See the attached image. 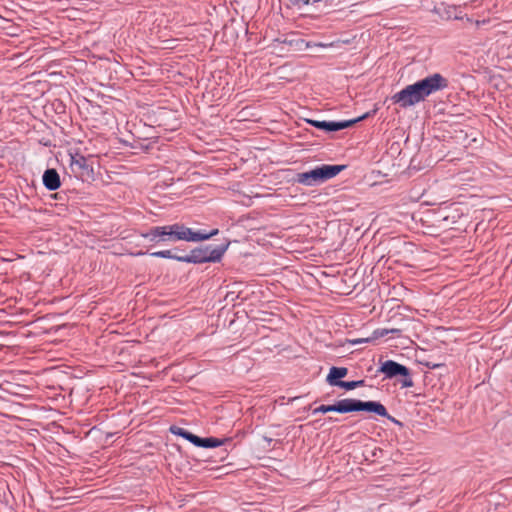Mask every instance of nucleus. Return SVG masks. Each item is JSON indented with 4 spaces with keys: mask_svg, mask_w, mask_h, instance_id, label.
Returning <instances> with one entry per match:
<instances>
[{
    "mask_svg": "<svg viewBox=\"0 0 512 512\" xmlns=\"http://www.w3.org/2000/svg\"><path fill=\"white\" fill-rule=\"evenodd\" d=\"M448 87V80L439 73H434L414 84L406 86L395 93L391 100L402 108L414 106L424 101L431 94Z\"/></svg>",
    "mask_w": 512,
    "mask_h": 512,
    "instance_id": "1",
    "label": "nucleus"
},
{
    "mask_svg": "<svg viewBox=\"0 0 512 512\" xmlns=\"http://www.w3.org/2000/svg\"><path fill=\"white\" fill-rule=\"evenodd\" d=\"M162 229V242L167 241H188L199 242L208 240L217 235L219 230L213 229L210 232L193 231L192 229L184 226L183 224H172L161 226Z\"/></svg>",
    "mask_w": 512,
    "mask_h": 512,
    "instance_id": "2",
    "label": "nucleus"
},
{
    "mask_svg": "<svg viewBox=\"0 0 512 512\" xmlns=\"http://www.w3.org/2000/svg\"><path fill=\"white\" fill-rule=\"evenodd\" d=\"M226 248L225 247H216L213 249L206 248L204 250H194L192 252L191 256L186 257H176L172 255L171 250H162V251H156L151 253L152 257H158V258H171V259H177L179 261L183 262H194V263H203V262H218Z\"/></svg>",
    "mask_w": 512,
    "mask_h": 512,
    "instance_id": "3",
    "label": "nucleus"
},
{
    "mask_svg": "<svg viewBox=\"0 0 512 512\" xmlns=\"http://www.w3.org/2000/svg\"><path fill=\"white\" fill-rule=\"evenodd\" d=\"M344 168L343 165H321L310 171L298 173L295 180L300 184L313 186L337 176Z\"/></svg>",
    "mask_w": 512,
    "mask_h": 512,
    "instance_id": "4",
    "label": "nucleus"
},
{
    "mask_svg": "<svg viewBox=\"0 0 512 512\" xmlns=\"http://www.w3.org/2000/svg\"><path fill=\"white\" fill-rule=\"evenodd\" d=\"M347 409H348V413L354 412V411H367V412L375 413L382 417H386L392 421H395V419L388 414L385 406L382 405L380 402H375V401L363 402L358 399L347 398Z\"/></svg>",
    "mask_w": 512,
    "mask_h": 512,
    "instance_id": "5",
    "label": "nucleus"
},
{
    "mask_svg": "<svg viewBox=\"0 0 512 512\" xmlns=\"http://www.w3.org/2000/svg\"><path fill=\"white\" fill-rule=\"evenodd\" d=\"M70 169L74 176L82 181H89L93 178V168L88 164L87 159L76 154L71 157Z\"/></svg>",
    "mask_w": 512,
    "mask_h": 512,
    "instance_id": "6",
    "label": "nucleus"
},
{
    "mask_svg": "<svg viewBox=\"0 0 512 512\" xmlns=\"http://www.w3.org/2000/svg\"><path fill=\"white\" fill-rule=\"evenodd\" d=\"M366 117H367V114L359 117L358 119L347 120V121H340V122H335V121H317V120H309L308 122L311 125H313L314 127L322 129V130L338 131V130H342V129L348 128V127L352 126L353 124H355L356 122H358V121H360L362 119H365Z\"/></svg>",
    "mask_w": 512,
    "mask_h": 512,
    "instance_id": "7",
    "label": "nucleus"
},
{
    "mask_svg": "<svg viewBox=\"0 0 512 512\" xmlns=\"http://www.w3.org/2000/svg\"><path fill=\"white\" fill-rule=\"evenodd\" d=\"M380 372L384 373L388 378L397 375L408 376L409 374L407 367L392 360L385 361L380 367Z\"/></svg>",
    "mask_w": 512,
    "mask_h": 512,
    "instance_id": "8",
    "label": "nucleus"
},
{
    "mask_svg": "<svg viewBox=\"0 0 512 512\" xmlns=\"http://www.w3.org/2000/svg\"><path fill=\"white\" fill-rule=\"evenodd\" d=\"M327 412L348 413L347 398L339 400L332 405H321L313 410L314 414Z\"/></svg>",
    "mask_w": 512,
    "mask_h": 512,
    "instance_id": "9",
    "label": "nucleus"
},
{
    "mask_svg": "<svg viewBox=\"0 0 512 512\" xmlns=\"http://www.w3.org/2000/svg\"><path fill=\"white\" fill-rule=\"evenodd\" d=\"M43 184L48 190H56L60 187L59 174L55 169H47L44 172Z\"/></svg>",
    "mask_w": 512,
    "mask_h": 512,
    "instance_id": "10",
    "label": "nucleus"
},
{
    "mask_svg": "<svg viewBox=\"0 0 512 512\" xmlns=\"http://www.w3.org/2000/svg\"><path fill=\"white\" fill-rule=\"evenodd\" d=\"M223 440H220L218 438L214 437H208V438H201L197 435L194 437H191V443L194 444L197 447H203V448H215L219 447L223 444Z\"/></svg>",
    "mask_w": 512,
    "mask_h": 512,
    "instance_id": "11",
    "label": "nucleus"
},
{
    "mask_svg": "<svg viewBox=\"0 0 512 512\" xmlns=\"http://www.w3.org/2000/svg\"><path fill=\"white\" fill-rule=\"evenodd\" d=\"M348 369L345 367H332L327 376V382L332 386H338L341 378L345 377Z\"/></svg>",
    "mask_w": 512,
    "mask_h": 512,
    "instance_id": "12",
    "label": "nucleus"
},
{
    "mask_svg": "<svg viewBox=\"0 0 512 512\" xmlns=\"http://www.w3.org/2000/svg\"><path fill=\"white\" fill-rule=\"evenodd\" d=\"M397 331H398L397 329H392V330L377 329L373 332V336L371 337V339H378V338L386 336L389 332H397ZM369 341H370V338H365V339L354 340V341H352V343L360 344V343H365V342H369Z\"/></svg>",
    "mask_w": 512,
    "mask_h": 512,
    "instance_id": "13",
    "label": "nucleus"
},
{
    "mask_svg": "<svg viewBox=\"0 0 512 512\" xmlns=\"http://www.w3.org/2000/svg\"><path fill=\"white\" fill-rule=\"evenodd\" d=\"M149 241H162V229L161 226L152 227L148 232L142 235Z\"/></svg>",
    "mask_w": 512,
    "mask_h": 512,
    "instance_id": "14",
    "label": "nucleus"
},
{
    "mask_svg": "<svg viewBox=\"0 0 512 512\" xmlns=\"http://www.w3.org/2000/svg\"><path fill=\"white\" fill-rule=\"evenodd\" d=\"M339 387L344 388L346 390H353L359 386H362L364 384V380H358V381H340L337 383Z\"/></svg>",
    "mask_w": 512,
    "mask_h": 512,
    "instance_id": "15",
    "label": "nucleus"
},
{
    "mask_svg": "<svg viewBox=\"0 0 512 512\" xmlns=\"http://www.w3.org/2000/svg\"><path fill=\"white\" fill-rule=\"evenodd\" d=\"M170 430L173 434L181 436L184 439L188 440L189 442H191V437L195 436V434H192L191 432L180 427H171Z\"/></svg>",
    "mask_w": 512,
    "mask_h": 512,
    "instance_id": "16",
    "label": "nucleus"
},
{
    "mask_svg": "<svg viewBox=\"0 0 512 512\" xmlns=\"http://www.w3.org/2000/svg\"><path fill=\"white\" fill-rule=\"evenodd\" d=\"M405 378L402 380V386L403 387H412L413 386V381L410 377V373L408 374V376H404Z\"/></svg>",
    "mask_w": 512,
    "mask_h": 512,
    "instance_id": "17",
    "label": "nucleus"
},
{
    "mask_svg": "<svg viewBox=\"0 0 512 512\" xmlns=\"http://www.w3.org/2000/svg\"><path fill=\"white\" fill-rule=\"evenodd\" d=\"M333 44H318V46H321V47H331Z\"/></svg>",
    "mask_w": 512,
    "mask_h": 512,
    "instance_id": "18",
    "label": "nucleus"
}]
</instances>
